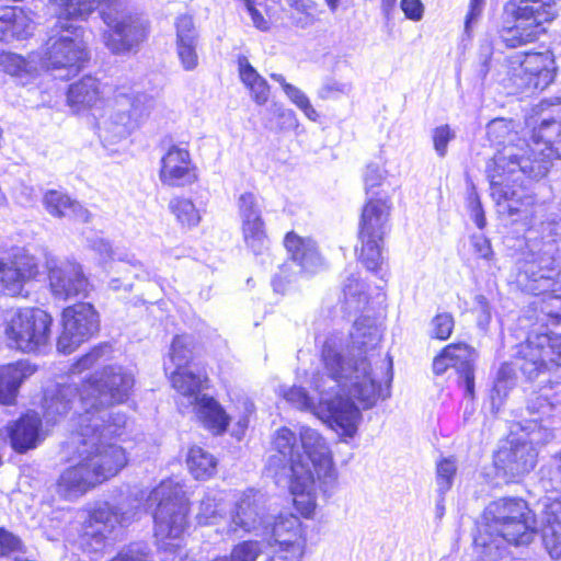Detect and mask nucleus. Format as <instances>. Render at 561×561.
<instances>
[{"label": "nucleus", "instance_id": "obj_1", "mask_svg": "<svg viewBox=\"0 0 561 561\" xmlns=\"http://www.w3.org/2000/svg\"><path fill=\"white\" fill-rule=\"evenodd\" d=\"M340 347L336 336L325 340L321 352L322 370L313 373L310 380L312 394L296 386L282 388L280 394L295 408L310 411L328 423L339 435L353 438L362 414L352 400Z\"/></svg>", "mask_w": 561, "mask_h": 561}, {"label": "nucleus", "instance_id": "obj_2", "mask_svg": "<svg viewBox=\"0 0 561 561\" xmlns=\"http://www.w3.org/2000/svg\"><path fill=\"white\" fill-rule=\"evenodd\" d=\"M486 135L493 145L502 146L486 170L491 195L497 205V211L508 216L520 215L524 219L529 220L531 227H535L542 238L561 236V225L554 218H550L548 206L543 202H538L533 191L524 184V178H527V174H520L518 168L516 171H510L508 168L503 170L496 165V157L506 147H523L524 150H516L520 159L529 154L530 144L513 133L512 122L504 118L490 122L486 126Z\"/></svg>", "mask_w": 561, "mask_h": 561}, {"label": "nucleus", "instance_id": "obj_3", "mask_svg": "<svg viewBox=\"0 0 561 561\" xmlns=\"http://www.w3.org/2000/svg\"><path fill=\"white\" fill-rule=\"evenodd\" d=\"M71 106L94 107L103 104L98 116L99 136L104 142L116 144L126 139L149 117L156 100L129 87H112L87 76L72 83L68 90Z\"/></svg>", "mask_w": 561, "mask_h": 561}, {"label": "nucleus", "instance_id": "obj_4", "mask_svg": "<svg viewBox=\"0 0 561 561\" xmlns=\"http://www.w3.org/2000/svg\"><path fill=\"white\" fill-rule=\"evenodd\" d=\"M134 375L118 365H110L95 371L82 382L81 412L76 420V432L82 425L90 427L95 440L111 444L107 437L117 436L126 424V415L113 413L110 407L126 401L134 386Z\"/></svg>", "mask_w": 561, "mask_h": 561}, {"label": "nucleus", "instance_id": "obj_5", "mask_svg": "<svg viewBox=\"0 0 561 561\" xmlns=\"http://www.w3.org/2000/svg\"><path fill=\"white\" fill-rule=\"evenodd\" d=\"M71 444L77 448L78 461L65 469L57 481V493L65 500H76L96 485L118 474L127 465L128 458L117 444H102L95 440L90 427L82 425L76 432Z\"/></svg>", "mask_w": 561, "mask_h": 561}, {"label": "nucleus", "instance_id": "obj_6", "mask_svg": "<svg viewBox=\"0 0 561 561\" xmlns=\"http://www.w3.org/2000/svg\"><path fill=\"white\" fill-rule=\"evenodd\" d=\"M336 336L340 340L342 365L345 367L347 383L351 386L350 392L362 405L363 409L374 407L379 398H387L389 396L388 383L391 380L392 364L390 359L381 360L382 377L378 376L375 369H370V364L367 357L369 350H374L381 339L379 328L375 321L369 317H360L355 320L353 330L350 332L351 350L350 354L353 355L352 359H345L343 337L339 334H331L327 337Z\"/></svg>", "mask_w": 561, "mask_h": 561}, {"label": "nucleus", "instance_id": "obj_7", "mask_svg": "<svg viewBox=\"0 0 561 561\" xmlns=\"http://www.w3.org/2000/svg\"><path fill=\"white\" fill-rule=\"evenodd\" d=\"M517 370L528 380L547 375V382L561 383V335L531 331L526 341L513 347L511 360L502 364L491 392L493 409H499L515 386Z\"/></svg>", "mask_w": 561, "mask_h": 561}, {"label": "nucleus", "instance_id": "obj_8", "mask_svg": "<svg viewBox=\"0 0 561 561\" xmlns=\"http://www.w3.org/2000/svg\"><path fill=\"white\" fill-rule=\"evenodd\" d=\"M536 533L535 515L522 499L504 497L484 510L474 543L483 561H499L505 553V543L525 546Z\"/></svg>", "mask_w": 561, "mask_h": 561}, {"label": "nucleus", "instance_id": "obj_9", "mask_svg": "<svg viewBox=\"0 0 561 561\" xmlns=\"http://www.w3.org/2000/svg\"><path fill=\"white\" fill-rule=\"evenodd\" d=\"M275 454L267 462L268 471L276 478H288L289 490L296 507L305 517H310L316 508L313 490V472L308 462L296 448V435L289 428L278 430L273 439Z\"/></svg>", "mask_w": 561, "mask_h": 561}, {"label": "nucleus", "instance_id": "obj_10", "mask_svg": "<svg viewBox=\"0 0 561 561\" xmlns=\"http://www.w3.org/2000/svg\"><path fill=\"white\" fill-rule=\"evenodd\" d=\"M516 150H524L523 147L508 146L496 157V165L505 170L516 171L520 174H527L530 180H539L548 173L551 159H561V122L542 121L534 128L531 134L530 152L527 157H522Z\"/></svg>", "mask_w": 561, "mask_h": 561}, {"label": "nucleus", "instance_id": "obj_11", "mask_svg": "<svg viewBox=\"0 0 561 561\" xmlns=\"http://www.w3.org/2000/svg\"><path fill=\"white\" fill-rule=\"evenodd\" d=\"M56 23L51 30L53 35L46 43L43 65L51 71H65L57 75L60 79L75 76L88 58L87 45L83 39L84 31L73 21L75 16H61V8L57 7Z\"/></svg>", "mask_w": 561, "mask_h": 561}, {"label": "nucleus", "instance_id": "obj_12", "mask_svg": "<svg viewBox=\"0 0 561 561\" xmlns=\"http://www.w3.org/2000/svg\"><path fill=\"white\" fill-rule=\"evenodd\" d=\"M172 387L180 394V405L193 408L197 419L215 434L227 430L230 417L222 407L211 397L201 394L207 387L208 378L205 370L197 365L170 371Z\"/></svg>", "mask_w": 561, "mask_h": 561}, {"label": "nucleus", "instance_id": "obj_13", "mask_svg": "<svg viewBox=\"0 0 561 561\" xmlns=\"http://www.w3.org/2000/svg\"><path fill=\"white\" fill-rule=\"evenodd\" d=\"M147 503L157 504L153 513L154 536L164 550L172 551L178 545L167 540L179 539L187 526L188 503L179 483L167 480L153 489Z\"/></svg>", "mask_w": 561, "mask_h": 561}, {"label": "nucleus", "instance_id": "obj_14", "mask_svg": "<svg viewBox=\"0 0 561 561\" xmlns=\"http://www.w3.org/2000/svg\"><path fill=\"white\" fill-rule=\"evenodd\" d=\"M505 11L514 24L503 28L501 37L513 48L536 41L556 16L553 0H510Z\"/></svg>", "mask_w": 561, "mask_h": 561}, {"label": "nucleus", "instance_id": "obj_15", "mask_svg": "<svg viewBox=\"0 0 561 561\" xmlns=\"http://www.w3.org/2000/svg\"><path fill=\"white\" fill-rule=\"evenodd\" d=\"M391 205L386 197L369 198L365 204L360 221L358 239L360 248L358 260L368 271H377L382 262L383 237L389 231Z\"/></svg>", "mask_w": 561, "mask_h": 561}, {"label": "nucleus", "instance_id": "obj_16", "mask_svg": "<svg viewBox=\"0 0 561 561\" xmlns=\"http://www.w3.org/2000/svg\"><path fill=\"white\" fill-rule=\"evenodd\" d=\"M53 319L39 308L19 309L9 320L5 334L11 346L25 352H38L50 340Z\"/></svg>", "mask_w": 561, "mask_h": 561}, {"label": "nucleus", "instance_id": "obj_17", "mask_svg": "<svg viewBox=\"0 0 561 561\" xmlns=\"http://www.w3.org/2000/svg\"><path fill=\"white\" fill-rule=\"evenodd\" d=\"M517 283L523 290L535 295L552 294L551 300L561 308V262L547 252L520 263Z\"/></svg>", "mask_w": 561, "mask_h": 561}, {"label": "nucleus", "instance_id": "obj_18", "mask_svg": "<svg viewBox=\"0 0 561 561\" xmlns=\"http://www.w3.org/2000/svg\"><path fill=\"white\" fill-rule=\"evenodd\" d=\"M130 508L116 507L108 502H98L89 513L82 543L91 552H100L106 546L107 535L117 526H127L138 515L140 502Z\"/></svg>", "mask_w": 561, "mask_h": 561}, {"label": "nucleus", "instance_id": "obj_19", "mask_svg": "<svg viewBox=\"0 0 561 561\" xmlns=\"http://www.w3.org/2000/svg\"><path fill=\"white\" fill-rule=\"evenodd\" d=\"M61 322L62 331L57 340V350L64 354L72 353L100 329V316L90 302L65 308Z\"/></svg>", "mask_w": 561, "mask_h": 561}, {"label": "nucleus", "instance_id": "obj_20", "mask_svg": "<svg viewBox=\"0 0 561 561\" xmlns=\"http://www.w3.org/2000/svg\"><path fill=\"white\" fill-rule=\"evenodd\" d=\"M38 274L36 259L24 248L0 254V294L19 296L24 286Z\"/></svg>", "mask_w": 561, "mask_h": 561}, {"label": "nucleus", "instance_id": "obj_21", "mask_svg": "<svg viewBox=\"0 0 561 561\" xmlns=\"http://www.w3.org/2000/svg\"><path fill=\"white\" fill-rule=\"evenodd\" d=\"M243 241L254 255L268 251L270 240L262 217L261 198L251 192L242 193L237 201Z\"/></svg>", "mask_w": 561, "mask_h": 561}, {"label": "nucleus", "instance_id": "obj_22", "mask_svg": "<svg viewBox=\"0 0 561 561\" xmlns=\"http://www.w3.org/2000/svg\"><path fill=\"white\" fill-rule=\"evenodd\" d=\"M103 20L110 27V32L104 34V43L114 54L128 53L147 37V22L139 15L112 16L104 13Z\"/></svg>", "mask_w": 561, "mask_h": 561}, {"label": "nucleus", "instance_id": "obj_23", "mask_svg": "<svg viewBox=\"0 0 561 561\" xmlns=\"http://www.w3.org/2000/svg\"><path fill=\"white\" fill-rule=\"evenodd\" d=\"M267 518L256 494L249 491L243 493L230 508L226 518V531L233 535L243 531L265 536L268 534Z\"/></svg>", "mask_w": 561, "mask_h": 561}, {"label": "nucleus", "instance_id": "obj_24", "mask_svg": "<svg viewBox=\"0 0 561 561\" xmlns=\"http://www.w3.org/2000/svg\"><path fill=\"white\" fill-rule=\"evenodd\" d=\"M474 350L465 343L447 345L434 358L433 371L443 375L453 368L459 376V385L463 387L465 397L473 399L474 396Z\"/></svg>", "mask_w": 561, "mask_h": 561}, {"label": "nucleus", "instance_id": "obj_25", "mask_svg": "<svg viewBox=\"0 0 561 561\" xmlns=\"http://www.w3.org/2000/svg\"><path fill=\"white\" fill-rule=\"evenodd\" d=\"M49 286L56 299L85 298L90 282L79 263L66 261L49 267Z\"/></svg>", "mask_w": 561, "mask_h": 561}, {"label": "nucleus", "instance_id": "obj_26", "mask_svg": "<svg viewBox=\"0 0 561 561\" xmlns=\"http://www.w3.org/2000/svg\"><path fill=\"white\" fill-rule=\"evenodd\" d=\"M538 451L526 440H510L495 454L494 463L511 480L529 473L536 466Z\"/></svg>", "mask_w": 561, "mask_h": 561}, {"label": "nucleus", "instance_id": "obj_27", "mask_svg": "<svg viewBox=\"0 0 561 561\" xmlns=\"http://www.w3.org/2000/svg\"><path fill=\"white\" fill-rule=\"evenodd\" d=\"M300 440L304 448L302 460L309 463L317 479H331L334 473L330 448L322 435L313 428L302 426Z\"/></svg>", "mask_w": 561, "mask_h": 561}, {"label": "nucleus", "instance_id": "obj_28", "mask_svg": "<svg viewBox=\"0 0 561 561\" xmlns=\"http://www.w3.org/2000/svg\"><path fill=\"white\" fill-rule=\"evenodd\" d=\"M159 176L163 184L174 187L193 183L196 180V173L188 149L172 145L161 158Z\"/></svg>", "mask_w": 561, "mask_h": 561}, {"label": "nucleus", "instance_id": "obj_29", "mask_svg": "<svg viewBox=\"0 0 561 561\" xmlns=\"http://www.w3.org/2000/svg\"><path fill=\"white\" fill-rule=\"evenodd\" d=\"M516 68L526 71L525 92L534 93L548 88L554 80L557 67L551 51L525 53L523 61L513 62Z\"/></svg>", "mask_w": 561, "mask_h": 561}, {"label": "nucleus", "instance_id": "obj_30", "mask_svg": "<svg viewBox=\"0 0 561 561\" xmlns=\"http://www.w3.org/2000/svg\"><path fill=\"white\" fill-rule=\"evenodd\" d=\"M81 388L75 385H58L46 390L43 401L44 419L47 423H57L65 417L73 407L75 399L79 397L81 403Z\"/></svg>", "mask_w": 561, "mask_h": 561}, {"label": "nucleus", "instance_id": "obj_31", "mask_svg": "<svg viewBox=\"0 0 561 561\" xmlns=\"http://www.w3.org/2000/svg\"><path fill=\"white\" fill-rule=\"evenodd\" d=\"M284 244L290 254L293 263L299 266L300 272L314 274L322 267V257L312 239L301 238L295 232H288Z\"/></svg>", "mask_w": 561, "mask_h": 561}, {"label": "nucleus", "instance_id": "obj_32", "mask_svg": "<svg viewBox=\"0 0 561 561\" xmlns=\"http://www.w3.org/2000/svg\"><path fill=\"white\" fill-rule=\"evenodd\" d=\"M35 366L26 360L8 364L0 367V403L11 405L15 402L23 381L35 373Z\"/></svg>", "mask_w": 561, "mask_h": 561}, {"label": "nucleus", "instance_id": "obj_33", "mask_svg": "<svg viewBox=\"0 0 561 561\" xmlns=\"http://www.w3.org/2000/svg\"><path fill=\"white\" fill-rule=\"evenodd\" d=\"M43 203L47 213L56 218H69L81 222H89L91 219V213L66 193L50 190L45 193Z\"/></svg>", "mask_w": 561, "mask_h": 561}, {"label": "nucleus", "instance_id": "obj_34", "mask_svg": "<svg viewBox=\"0 0 561 561\" xmlns=\"http://www.w3.org/2000/svg\"><path fill=\"white\" fill-rule=\"evenodd\" d=\"M42 421L36 412H28L21 416L9 428L11 445L14 450L24 453L35 448L39 442Z\"/></svg>", "mask_w": 561, "mask_h": 561}, {"label": "nucleus", "instance_id": "obj_35", "mask_svg": "<svg viewBox=\"0 0 561 561\" xmlns=\"http://www.w3.org/2000/svg\"><path fill=\"white\" fill-rule=\"evenodd\" d=\"M32 30V20L22 8H0V42L25 38Z\"/></svg>", "mask_w": 561, "mask_h": 561}, {"label": "nucleus", "instance_id": "obj_36", "mask_svg": "<svg viewBox=\"0 0 561 561\" xmlns=\"http://www.w3.org/2000/svg\"><path fill=\"white\" fill-rule=\"evenodd\" d=\"M268 534L261 536L268 547L274 543L291 542L298 539H305L299 517L293 514H280L273 523L268 516L266 520Z\"/></svg>", "mask_w": 561, "mask_h": 561}, {"label": "nucleus", "instance_id": "obj_37", "mask_svg": "<svg viewBox=\"0 0 561 561\" xmlns=\"http://www.w3.org/2000/svg\"><path fill=\"white\" fill-rule=\"evenodd\" d=\"M543 543L552 558H561V496L545 505Z\"/></svg>", "mask_w": 561, "mask_h": 561}, {"label": "nucleus", "instance_id": "obj_38", "mask_svg": "<svg viewBox=\"0 0 561 561\" xmlns=\"http://www.w3.org/2000/svg\"><path fill=\"white\" fill-rule=\"evenodd\" d=\"M525 53H513L503 58L496 67V79L508 89L515 92H525L526 71L513 65L516 60L523 61Z\"/></svg>", "mask_w": 561, "mask_h": 561}, {"label": "nucleus", "instance_id": "obj_39", "mask_svg": "<svg viewBox=\"0 0 561 561\" xmlns=\"http://www.w3.org/2000/svg\"><path fill=\"white\" fill-rule=\"evenodd\" d=\"M186 463L196 480H206L214 476L217 468L216 458L201 447L194 446L188 450Z\"/></svg>", "mask_w": 561, "mask_h": 561}, {"label": "nucleus", "instance_id": "obj_40", "mask_svg": "<svg viewBox=\"0 0 561 561\" xmlns=\"http://www.w3.org/2000/svg\"><path fill=\"white\" fill-rule=\"evenodd\" d=\"M342 293L345 309L350 313L363 310L368 302L366 286L355 274H351L343 282Z\"/></svg>", "mask_w": 561, "mask_h": 561}, {"label": "nucleus", "instance_id": "obj_41", "mask_svg": "<svg viewBox=\"0 0 561 561\" xmlns=\"http://www.w3.org/2000/svg\"><path fill=\"white\" fill-rule=\"evenodd\" d=\"M192 344L193 340L190 335H176L171 344L169 360L164 362L165 373L173 370H180L186 368L188 365H194L192 360Z\"/></svg>", "mask_w": 561, "mask_h": 561}, {"label": "nucleus", "instance_id": "obj_42", "mask_svg": "<svg viewBox=\"0 0 561 561\" xmlns=\"http://www.w3.org/2000/svg\"><path fill=\"white\" fill-rule=\"evenodd\" d=\"M539 485L545 492L561 491V450L540 468Z\"/></svg>", "mask_w": 561, "mask_h": 561}, {"label": "nucleus", "instance_id": "obj_43", "mask_svg": "<svg viewBox=\"0 0 561 561\" xmlns=\"http://www.w3.org/2000/svg\"><path fill=\"white\" fill-rule=\"evenodd\" d=\"M169 209L183 227H195L199 224L202 218L194 203L185 197L172 198L169 203Z\"/></svg>", "mask_w": 561, "mask_h": 561}, {"label": "nucleus", "instance_id": "obj_44", "mask_svg": "<svg viewBox=\"0 0 561 561\" xmlns=\"http://www.w3.org/2000/svg\"><path fill=\"white\" fill-rule=\"evenodd\" d=\"M55 2L57 7L61 8V16H75L83 20L100 4L111 5L116 0H55Z\"/></svg>", "mask_w": 561, "mask_h": 561}, {"label": "nucleus", "instance_id": "obj_45", "mask_svg": "<svg viewBox=\"0 0 561 561\" xmlns=\"http://www.w3.org/2000/svg\"><path fill=\"white\" fill-rule=\"evenodd\" d=\"M225 511L220 500L207 495L201 501L196 520L199 525H217L219 520H226L227 516L222 515Z\"/></svg>", "mask_w": 561, "mask_h": 561}, {"label": "nucleus", "instance_id": "obj_46", "mask_svg": "<svg viewBox=\"0 0 561 561\" xmlns=\"http://www.w3.org/2000/svg\"><path fill=\"white\" fill-rule=\"evenodd\" d=\"M262 552V542L245 540L236 545L230 554L214 559L213 561H256Z\"/></svg>", "mask_w": 561, "mask_h": 561}, {"label": "nucleus", "instance_id": "obj_47", "mask_svg": "<svg viewBox=\"0 0 561 561\" xmlns=\"http://www.w3.org/2000/svg\"><path fill=\"white\" fill-rule=\"evenodd\" d=\"M456 473L457 462L455 458H443L436 463V485L439 495H445L451 489Z\"/></svg>", "mask_w": 561, "mask_h": 561}, {"label": "nucleus", "instance_id": "obj_48", "mask_svg": "<svg viewBox=\"0 0 561 561\" xmlns=\"http://www.w3.org/2000/svg\"><path fill=\"white\" fill-rule=\"evenodd\" d=\"M306 539H298L291 542L274 543V551L271 561H301L305 553Z\"/></svg>", "mask_w": 561, "mask_h": 561}, {"label": "nucleus", "instance_id": "obj_49", "mask_svg": "<svg viewBox=\"0 0 561 561\" xmlns=\"http://www.w3.org/2000/svg\"><path fill=\"white\" fill-rule=\"evenodd\" d=\"M285 94L294 103L308 119L312 122H317L319 118V113L314 110L312 104L310 103L309 98L306 95L304 91L295 85H286Z\"/></svg>", "mask_w": 561, "mask_h": 561}, {"label": "nucleus", "instance_id": "obj_50", "mask_svg": "<svg viewBox=\"0 0 561 561\" xmlns=\"http://www.w3.org/2000/svg\"><path fill=\"white\" fill-rule=\"evenodd\" d=\"M90 248L100 255L104 262L118 260L121 262H129V255L126 252H122L118 249H114L112 244L103 239L96 238L90 241Z\"/></svg>", "mask_w": 561, "mask_h": 561}, {"label": "nucleus", "instance_id": "obj_51", "mask_svg": "<svg viewBox=\"0 0 561 561\" xmlns=\"http://www.w3.org/2000/svg\"><path fill=\"white\" fill-rule=\"evenodd\" d=\"M431 337L438 340H447L454 330V317L448 312L436 314L431 321Z\"/></svg>", "mask_w": 561, "mask_h": 561}, {"label": "nucleus", "instance_id": "obj_52", "mask_svg": "<svg viewBox=\"0 0 561 561\" xmlns=\"http://www.w3.org/2000/svg\"><path fill=\"white\" fill-rule=\"evenodd\" d=\"M111 561H149V548L145 542H133Z\"/></svg>", "mask_w": 561, "mask_h": 561}, {"label": "nucleus", "instance_id": "obj_53", "mask_svg": "<svg viewBox=\"0 0 561 561\" xmlns=\"http://www.w3.org/2000/svg\"><path fill=\"white\" fill-rule=\"evenodd\" d=\"M176 44L197 43V33L190 15H181L175 22Z\"/></svg>", "mask_w": 561, "mask_h": 561}, {"label": "nucleus", "instance_id": "obj_54", "mask_svg": "<svg viewBox=\"0 0 561 561\" xmlns=\"http://www.w3.org/2000/svg\"><path fill=\"white\" fill-rule=\"evenodd\" d=\"M19 552H24V545L20 537L0 527V556L10 557Z\"/></svg>", "mask_w": 561, "mask_h": 561}, {"label": "nucleus", "instance_id": "obj_55", "mask_svg": "<svg viewBox=\"0 0 561 561\" xmlns=\"http://www.w3.org/2000/svg\"><path fill=\"white\" fill-rule=\"evenodd\" d=\"M473 310L478 314V325L485 330L492 320V308L484 295L474 296Z\"/></svg>", "mask_w": 561, "mask_h": 561}, {"label": "nucleus", "instance_id": "obj_56", "mask_svg": "<svg viewBox=\"0 0 561 561\" xmlns=\"http://www.w3.org/2000/svg\"><path fill=\"white\" fill-rule=\"evenodd\" d=\"M197 43L176 44L178 56L185 70H193L198 64Z\"/></svg>", "mask_w": 561, "mask_h": 561}, {"label": "nucleus", "instance_id": "obj_57", "mask_svg": "<svg viewBox=\"0 0 561 561\" xmlns=\"http://www.w3.org/2000/svg\"><path fill=\"white\" fill-rule=\"evenodd\" d=\"M455 137L448 125H442L433 130L434 149L439 157H445L447 153V145Z\"/></svg>", "mask_w": 561, "mask_h": 561}, {"label": "nucleus", "instance_id": "obj_58", "mask_svg": "<svg viewBox=\"0 0 561 561\" xmlns=\"http://www.w3.org/2000/svg\"><path fill=\"white\" fill-rule=\"evenodd\" d=\"M105 347L98 346L78 359L71 367L72 374H80L85 369L93 367L104 355Z\"/></svg>", "mask_w": 561, "mask_h": 561}, {"label": "nucleus", "instance_id": "obj_59", "mask_svg": "<svg viewBox=\"0 0 561 561\" xmlns=\"http://www.w3.org/2000/svg\"><path fill=\"white\" fill-rule=\"evenodd\" d=\"M239 77L242 83L249 89L263 77L252 67L245 56L238 57Z\"/></svg>", "mask_w": 561, "mask_h": 561}, {"label": "nucleus", "instance_id": "obj_60", "mask_svg": "<svg viewBox=\"0 0 561 561\" xmlns=\"http://www.w3.org/2000/svg\"><path fill=\"white\" fill-rule=\"evenodd\" d=\"M470 243L473 249L474 254H477L480 259H483L488 262H491L494 257V252L491 247L490 240L483 234H473L470 238Z\"/></svg>", "mask_w": 561, "mask_h": 561}, {"label": "nucleus", "instance_id": "obj_61", "mask_svg": "<svg viewBox=\"0 0 561 561\" xmlns=\"http://www.w3.org/2000/svg\"><path fill=\"white\" fill-rule=\"evenodd\" d=\"M2 62L4 64L5 71L13 75L19 76L22 72H28L30 65L28 62L22 58L21 56L14 54L4 55Z\"/></svg>", "mask_w": 561, "mask_h": 561}, {"label": "nucleus", "instance_id": "obj_62", "mask_svg": "<svg viewBox=\"0 0 561 561\" xmlns=\"http://www.w3.org/2000/svg\"><path fill=\"white\" fill-rule=\"evenodd\" d=\"M528 436L529 440L526 442L530 443L531 446H534L535 444L546 445L554 438V433L551 428L535 423L534 428L530 431Z\"/></svg>", "mask_w": 561, "mask_h": 561}, {"label": "nucleus", "instance_id": "obj_63", "mask_svg": "<svg viewBox=\"0 0 561 561\" xmlns=\"http://www.w3.org/2000/svg\"><path fill=\"white\" fill-rule=\"evenodd\" d=\"M350 90H351V87L347 83H341L337 81H329L322 85V88L318 92V95H319V98L327 100V99L335 98L339 94L348 93Z\"/></svg>", "mask_w": 561, "mask_h": 561}, {"label": "nucleus", "instance_id": "obj_64", "mask_svg": "<svg viewBox=\"0 0 561 561\" xmlns=\"http://www.w3.org/2000/svg\"><path fill=\"white\" fill-rule=\"evenodd\" d=\"M248 90L251 93L252 100L257 105H264L270 99V84L264 78L251 85Z\"/></svg>", "mask_w": 561, "mask_h": 561}]
</instances>
